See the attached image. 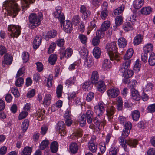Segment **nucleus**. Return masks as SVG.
Wrapping results in <instances>:
<instances>
[{"label": "nucleus", "instance_id": "40", "mask_svg": "<svg viewBox=\"0 0 155 155\" xmlns=\"http://www.w3.org/2000/svg\"><path fill=\"white\" fill-rule=\"evenodd\" d=\"M32 152V149L29 147H26L23 150L21 155H30Z\"/></svg>", "mask_w": 155, "mask_h": 155}, {"label": "nucleus", "instance_id": "2", "mask_svg": "<svg viewBox=\"0 0 155 155\" xmlns=\"http://www.w3.org/2000/svg\"><path fill=\"white\" fill-rule=\"evenodd\" d=\"M91 83L93 84H97V88L98 91L101 93L106 90V86L102 81L99 80V75L97 71H93L91 78Z\"/></svg>", "mask_w": 155, "mask_h": 155}, {"label": "nucleus", "instance_id": "42", "mask_svg": "<svg viewBox=\"0 0 155 155\" xmlns=\"http://www.w3.org/2000/svg\"><path fill=\"white\" fill-rule=\"evenodd\" d=\"M78 38L82 43L85 44L87 42V38L86 35L80 34H79Z\"/></svg>", "mask_w": 155, "mask_h": 155}, {"label": "nucleus", "instance_id": "61", "mask_svg": "<svg viewBox=\"0 0 155 155\" xmlns=\"http://www.w3.org/2000/svg\"><path fill=\"white\" fill-rule=\"evenodd\" d=\"M52 76L51 75H49L47 81V86L48 87H50L52 86Z\"/></svg>", "mask_w": 155, "mask_h": 155}, {"label": "nucleus", "instance_id": "20", "mask_svg": "<svg viewBox=\"0 0 155 155\" xmlns=\"http://www.w3.org/2000/svg\"><path fill=\"white\" fill-rule=\"evenodd\" d=\"M88 148L90 151L93 153L96 152L97 148V144L95 143H88Z\"/></svg>", "mask_w": 155, "mask_h": 155}, {"label": "nucleus", "instance_id": "56", "mask_svg": "<svg viewBox=\"0 0 155 155\" xmlns=\"http://www.w3.org/2000/svg\"><path fill=\"white\" fill-rule=\"evenodd\" d=\"M11 91L15 97H18L20 96V94L18 89L15 87L12 88Z\"/></svg>", "mask_w": 155, "mask_h": 155}, {"label": "nucleus", "instance_id": "5", "mask_svg": "<svg viewBox=\"0 0 155 155\" xmlns=\"http://www.w3.org/2000/svg\"><path fill=\"white\" fill-rule=\"evenodd\" d=\"M6 5L8 13L11 15H13V17H15L19 11L17 4L11 0L7 2Z\"/></svg>", "mask_w": 155, "mask_h": 155}, {"label": "nucleus", "instance_id": "38", "mask_svg": "<svg viewBox=\"0 0 155 155\" xmlns=\"http://www.w3.org/2000/svg\"><path fill=\"white\" fill-rule=\"evenodd\" d=\"M94 108L95 112L97 115L98 117L101 116L104 111V110L102 109H101L97 105L95 106Z\"/></svg>", "mask_w": 155, "mask_h": 155}, {"label": "nucleus", "instance_id": "49", "mask_svg": "<svg viewBox=\"0 0 155 155\" xmlns=\"http://www.w3.org/2000/svg\"><path fill=\"white\" fill-rule=\"evenodd\" d=\"M90 81H85L83 84L82 88L83 90L85 91H87L89 90L90 89Z\"/></svg>", "mask_w": 155, "mask_h": 155}, {"label": "nucleus", "instance_id": "47", "mask_svg": "<svg viewBox=\"0 0 155 155\" xmlns=\"http://www.w3.org/2000/svg\"><path fill=\"white\" fill-rule=\"evenodd\" d=\"M117 53H113L109 55L111 60H116L117 61L120 60V57L118 54H117Z\"/></svg>", "mask_w": 155, "mask_h": 155}, {"label": "nucleus", "instance_id": "11", "mask_svg": "<svg viewBox=\"0 0 155 155\" xmlns=\"http://www.w3.org/2000/svg\"><path fill=\"white\" fill-rule=\"evenodd\" d=\"M124 127L125 128L122 132V135L125 137H127L130 132L132 125L131 123L127 122L126 123Z\"/></svg>", "mask_w": 155, "mask_h": 155}, {"label": "nucleus", "instance_id": "1", "mask_svg": "<svg viewBox=\"0 0 155 155\" xmlns=\"http://www.w3.org/2000/svg\"><path fill=\"white\" fill-rule=\"evenodd\" d=\"M53 15L58 18L60 21L61 26H63L64 30L67 33H71L72 30V24L69 20L64 21L65 17L64 14L61 13V8L57 6L55 8V11L53 13Z\"/></svg>", "mask_w": 155, "mask_h": 155}, {"label": "nucleus", "instance_id": "50", "mask_svg": "<svg viewBox=\"0 0 155 155\" xmlns=\"http://www.w3.org/2000/svg\"><path fill=\"white\" fill-rule=\"evenodd\" d=\"M23 83V78H20L16 80L15 82V84L17 87H20L22 86Z\"/></svg>", "mask_w": 155, "mask_h": 155}, {"label": "nucleus", "instance_id": "43", "mask_svg": "<svg viewBox=\"0 0 155 155\" xmlns=\"http://www.w3.org/2000/svg\"><path fill=\"white\" fill-rule=\"evenodd\" d=\"M133 72L132 70H127L123 74V76L125 78H129L131 77L133 74Z\"/></svg>", "mask_w": 155, "mask_h": 155}, {"label": "nucleus", "instance_id": "34", "mask_svg": "<svg viewBox=\"0 0 155 155\" xmlns=\"http://www.w3.org/2000/svg\"><path fill=\"white\" fill-rule=\"evenodd\" d=\"M57 56L55 54L51 55L49 57L48 61L49 63L52 65H54L57 60Z\"/></svg>", "mask_w": 155, "mask_h": 155}, {"label": "nucleus", "instance_id": "39", "mask_svg": "<svg viewBox=\"0 0 155 155\" xmlns=\"http://www.w3.org/2000/svg\"><path fill=\"white\" fill-rule=\"evenodd\" d=\"M110 25V23L109 21H105L102 24L100 28L103 31H105L109 28Z\"/></svg>", "mask_w": 155, "mask_h": 155}, {"label": "nucleus", "instance_id": "21", "mask_svg": "<svg viewBox=\"0 0 155 155\" xmlns=\"http://www.w3.org/2000/svg\"><path fill=\"white\" fill-rule=\"evenodd\" d=\"M81 57L84 59H85L88 55V51L84 48L82 47L79 51Z\"/></svg>", "mask_w": 155, "mask_h": 155}, {"label": "nucleus", "instance_id": "64", "mask_svg": "<svg viewBox=\"0 0 155 155\" xmlns=\"http://www.w3.org/2000/svg\"><path fill=\"white\" fill-rule=\"evenodd\" d=\"M56 46V45L55 43H51L49 48L48 53L50 54L53 52Z\"/></svg>", "mask_w": 155, "mask_h": 155}, {"label": "nucleus", "instance_id": "24", "mask_svg": "<svg viewBox=\"0 0 155 155\" xmlns=\"http://www.w3.org/2000/svg\"><path fill=\"white\" fill-rule=\"evenodd\" d=\"M144 0H135L133 2V6L136 9H138L143 5Z\"/></svg>", "mask_w": 155, "mask_h": 155}, {"label": "nucleus", "instance_id": "35", "mask_svg": "<svg viewBox=\"0 0 155 155\" xmlns=\"http://www.w3.org/2000/svg\"><path fill=\"white\" fill-rule=\"evenodd\" d=\"M103 67L106 69H109L111 67V63L110 60L106 59L104 60L103 62Z\"/></svg>", "mask_w": 155, "mask_h": 155}, {"label": "nucleus", "instance_id": "54", "mask_svg": "<svg viewBox=\"0 0 155 155\" xmlns=\"http://www.w3.org/2000/svg\"><path fill=\"white\" fill-rule=\"evenodd\" d=\"M22 58L24 63H26L27 62L29 59V54L28 53L26 52H23Z\"/></svg>", "mask_w": 155, "mask_h": 155}, {"label": "nucleus", "instance_id": "13", "mask_svg": "<svg viewBox=\"0 0 155 155\" xmlns=\"http://www.w3.org/2000/svg\"><path fill=\"white\" fill-rule=\"evenodd\" d=\"M87 122L88 124L92 123L94 116V113L91 110H87L85 114Z\"/></svg>", "mask_w": 155, "mask_h": 155}, {"label": "nucleus", "instance_id": "6", "mask_svg": "<svg viewBox=\"0 0 155 155\" xmlns=\"http://www.w3.org/2000/svg\"><path fill=\"white\" fill-rule=\"evenodd\" d=\"M8 29L11 33L10 35V38H17L20 34L21 28L18 26L10 25L8 26Z\"/></svg>", "mask_w": 155, "mask_h": 155}, {"label": "nucleus", "instance_id": "48", "mask_svg": "<svg viewBox=\"0 0 155 155\" xmlns=\"http://www.w3.org/2000/svg\"><path fill=\"white\" fill-rule=\"evenodd\" d=\"M122 17L121 16H118L116 17L115 19V23L117 26H119L122 23Z\"/></svg>", "mask_w": 155, "mask_h": 155}, {"label": "nucleus", "instance_id": "46", "mask_svg": "<svg viewBox=\"0 0 155 155\" xmlns=\"http://www.w3.org/2000/svg\"><path fill=\"white\" fill-rule=\"evenodd\" d=\"M80 124L81 127L85 125L86 124V118L84 114H83L80 118Z\"/></svg>", "mask_w": 155, "mask_h": 155}, {"label": "nucleus", "instance_id": "44", "mask_svg": "<svg viewBox=\"0 0 155 155\" xmlns=\"http://www.w3.org/2000/svg\"><path fill=\"white\" fill-rule=\"evenodd\" d=\"M51 97L50 94L46 95L44 98L43 104L47 105L50 104L51 101Z\"/></svg>", "mask_w": 155, "mask_h": 155}, {"label": "nucleus", "instance_id": "45", "mask_svg": "<svg viewBox=\"0 0 155 155\" xmlns=\"http://www.w3.org/2000/svg\"><path fill=\"white\" fill-rule=\"evenodd\" d=\"M108 13V11L107 10H106V8H104V9H102L101 13L100 16L102 19L105 20L107 17Z\"/></svg>", "mask_w": 155, "mask_h": 155}, {"label": "nucleus", "instance_id": "62", "mask_svg": "<svg viewBox=\"0 0 155 155\" xmlns=\"http://www.w3.org/2000/svg\"><path fill=\"white\" fill-rule=\"evenodd\" d=\"M153 87V85L151 83H149L146 85L144 89V91H148L151 90Z\"/></svg>", "mask_w": 155, "mask_h": 155}, {"label": "nucleus", "instance_id": "15", "mask_svg": "<svg viewBox=\"0 0 155 155\" xmlns=\"http://www.w3.org/2000/svg\"><path fill=\"white\" fill-rule=\"evenodd\" d=\"M41 38L40 35H38L35 38L33 42V47L34 49H37L41 44Z\"/></svg>", "mask_w": 155, "mask_h": 155}, {"label": "nucleus", "instance_id": "26", "mask_svg": "<svg viewBox=\"0 0 155 155\" xmlns=\"http://www.w3.org/2000/svg\"><path fill=\"white\" fill-rule=\"evenodd\" d=\"M118 45L120 48H124L126 47L127 44L126 39L124 38H119L118 41Z\"/></svg>", "mask_w": 155, "mask_h": 155}, {"label": "nucleus", "instance_id": "8", "mask_svg": "<svg viewBox=\"0 0 155 155\" xmlns=\"http://www.w3.org/2000/svg\"><path fill=\"white\" fill-rule=\"evenodd\" d=\"M56 129L57 130H58L61 136H64L66 134V131L64 122L61 121H59L57 123Z\"/></svg>", "mask_w": 155, "mask_h": 155}, {"label": "nucleus", "instance_id": "37", "mask_svg": "<svg viewBox=\"0 0 155 155\" xmlns=\"http://www.w3.org/2000/svg\"><path fill=\"white\" fill-rule=\"evenodd\" d=\"M29 124V121L28 119L25 120L22 122L21 126V128L24 132H25L27 129Z\"/></svg>", "mask_w": 155, "mask_h": 155}, {"label": "nucleus", "instance_id": "17", "mask_svg": "<svg viewBox=\"0 0 155 155\" xmlns=\"http://www.w3.org/2000/svg\"><path fill=\"white\" fill-rule=\"evenodd\" d=\"M153 49V46L151 43L147 44L143 48V52L150 54L151 52L152 51Z\"/></svg>", "mask_w": 155, "mask_h": 155}, {"label": "nucleus", "instance_id": "10", "mask_svg": "<svg viewBox=\"0 0 155 155\" xmlns=\"http://www.w3.org/2000/svg\"><path fill=\"white\" fill-rule=\"evenodd\" d=\"M80 12L81 13L82 18L85 20H87L88 17L90 15V12L87 10L86 7L84 5H81L80 7Z\"/></svg>", "mask_w": 155, "mask_h": 155}, {"label": "nucleus", "instance_id": "58", "mask_svg": "<svg viewBox=\"0 0 155 155\" xmlns=\"http://www.w3.org/2000/svg\"><path fill=\"white\" fill-rule=\"evenodd\" d=\"M117 109L118 110L120 111L122 109L123 107V101L120 97H118V99L117 100Z\"/></svg>", "mask_w": 155, "mask_h": 155}, {"label": "nucleus", "instance_id": "60", "mask_svg": "<svg viewBox=\"0 0 155 155\" xmlns=\"http://www.w3.org/2000/svg\"><path fill=\"white\" fill-rule=\"evenodd\" d=\"M100 38L97 37H94L92 41V43L94 46H97L99 44L100 41Z\"/></svg>", "mask_w": 155, "mask_h": 155}, {"label": "nucleus", "instance_id": "59", "mask_svg": "<svg viewBox=\"0 0 155 155\" xmlns=\"http://www.w3.org/2000/svg\"><path fill=\"white\" fill-rule=\"evenodd\" d=\"M76 78L73 77L67 80L66 81V84H67L69 86V85H72L74 84L76 81Z\"/></svg>", "mask_w": 155, "mask_h": 155}, {"label": "nucleus", "instance_id": "23", "mask_svg": "<svg viewBox=\"0 0 155 155\" xmlns=\"http://www.w3.org/2000/svg\"><path fill=\"white\" fill-rule=\"evenodd\" d=\"M131 115L133 120L137 121L138 120L140 117V113L139 111L135 110L131 113Z\"/></svg>", "mask_w": 155, "mask_h": 155}, {"label": "nucleus", "instance_id": "33", "mask_svg": "<svg viewBox=\"0 0 155 155\" xmlns=\"http://www.w3.org/2000/svg\"><path fill=\"white\" fill-rule=\"evenodd\" d=\"M93 54L96 59L99 58L101 55V51L100 48L98 47L94 48L93 50Z\"/></svg>", "mask_w": 155, "mask_h": 155}, {"label": "nucleus", "instance_id": "36", "mask_svg": "<svg viewBox=\"0 0 155 155\" xmlns=\"http://www.w3.org/2000/svg\"><path fill=\"white\" fill-rule=\"evenodd\" d=\"M70 150L73 153H76L78 150L77 144L75 143H72L70 146Z\"/></svg>", "mask_w": 155, "mask_h": 155}, {"label": "nucleus", "instance_id": "55", "mask_svg": "<svg viewBox=\"0 0 155 155\" xmlns=\"http://www.w3.org/2000/svg\"><path fill=\"white\" fill-rule=\"evenodd\" d=\"M28 114V113L26 111H22L19 114L18 119L19 120L23 119L25 118Z\"/></svg>", "mask_w": 155, "mask_h": 155}, {"label": "nucleus", "instance_id": "30", "mask_svg": "<svg viewBox=\"0 0 155 155\" xmlns=\"http://www.w3.org/2000/svg\"><path fill=\"white\" fill-rule=\"evenodd\" d=\"M124 9V5L122 4L120 7L114 10L113 13L115 15L120 14L123 12Z\"/></svg>", "mask_w": 155, "mask_h": 155}, {"label": "nucleus", "instance_id": "22", "mask_svg": "<svg viewBox=\"0 0 155 155\" xmlns=\"http://www.w3.org/2000/svg\"><path fill=\"white\" fill-rule=\"evenodd\" d=\"M115 112V108L112 106L108 108L107 110V115L108 118L111 119L113 118V115Z\"/></svg>", "mask_w": 155, "mask_h": 155}, {"label": "nucleus", "instance_id": "9", "mask_svg": "<svg viewBox=\"0 0 155 155\" xmlns=\"http://www.w3.org/2000/svg\"><path fill=\"white\" fill-rule=\"evenodd\" d=\"M131 60H124L120 66L119 71L123 73L125 72L130 67Z\"/></svg>", "mask_w": 155, "mask_h": 155}, {"label": "nucleus", "instance_id": "41", "mask_svg": "<svg viewBox=\"0 0 155 155\" xmlns=\"http://www.w3.org/2000/svg\"><path fill=\"white\" fill-rule=\"evenodd\" d=\"M63 86L61 85H58L56 88V93L57 96L58 98H60L62 96Z\"/></svg>", "mask_w": 155, "mask_h": 155}, {"label": "nucleus", "instance_id": "14", "mask_svg": "<svg viewBox=\"0 0 155 155\" xmlns=\"http://www.w3.org/2000/svg\"><path fill=\"white\" fill-rule=\"evenodd\" d=\"M4 60L2 61V64L10 65L12 61V58L10 54H6L4 56Z\"/></svg>", "mask_w": 155, "mask_h": 155}, {"label": "nucleus", "instance_id": "18", "mask_svg": "<svg viewBox=\"0 0 155 155\" xmlns=\"http://www.w3.org/2000/svg\"><path fill=\"white\" fill-rule=\"evenodd\" d=\"M143 37L141 34H138L134 38L133 43L135 45H137L140 44L143 39Z\"/></svg>", "mask_w": 155, "mask_h": 155}, {"label": "nucleus", "instance_id": "25", "mask_svg": "<svg viewBox=\"0 0 155 155\" xmlns=\"http://www.w3.org/2000/svg\"><path fill=\"white\" fill-rule=\"evenodd\" d=\"M58 144L56 141L52 142L50 147L51 151L53 153H56L58 150Z\"/></svg>", "mask_w": 155, "mask_h": 155}, {"label": "nucleus", "instance_id": "27", "mask_svg": "<svg viewBox=\"0 0 155 155\" xmlns=\"http://www.w3.org/2000/svg\"><path fill=\"white\" fill-rule=\"evenodd\" d=\"M133 23L129 22H127L124 24L123 26V29L125 31H128L133 30V28L132 26Z\"/></svg>", "mask_w": 155, "mask_h": 155}, {"label": "nucleus", "instance_id": "16", "mask_svg": "<svg viewBox=\"0 0 155 155\" xmlns=\"http://www.w3.org/2000/svg\"><path fill=\"white\" fill-rule=\"evenodd\" d=\"M131 96L133 100L136 101L139 100L140 98V96L138 91L134 88L131 89Z\"/></svg>", "mask_w": 155, "mask_h": 155}, {"label": "nucleus", "instance_id": "53", "mask_svg": "<svg viewBox=\"0 0 155 155\" xmlns=\"http://www.w3.org/2000/svg\"><path fill=\"white\" fill-rule=\"evenodd\" d=\"M57 32L56 31L53 30L49 31L47 35H46V39L47 38H51L54 37L56 36Z\"/></svg>", "mask_w": 155, "mask_h": 155}, {"label": "nucleus", "instance_id": "19", "mask_svg": "<svg viewBox=\"0 0 155 155\" xmlns=\"http://www.w3.org/2000/svg\"><path fill=\"white\" fill-rule=\"evenodd\" d=\"M134 53V50L133 48H130L127 51L126 54L124 57V60H130V59Z\"/></svg>", "mask_w": 155, "mask_h": 155}, {"label": "nucleus", "instance_id": "63", "mask_svg": "<svg viewBox=\"0 0 155 155\" xmlns=\"http://www.w3.org/2000/svg\"><path fill=\"white\" fill-rule=\"evenodd\" d=\"M149 112L152 113L155 112V104L149 105L147 108Z\"/></svg>", "mask_w": 155, "mask_h": 155}, {"label": "nucleus", "instance_id": "29", "mask_svg": "<svg viewBox=\"0 0 155 155\" xmlns=\"http://www.w3.org/2000/svg\"><path fill=\"white\" fill-rule=\"evenodd\" d=\"M148 62L150 65L153 66L155 65V54L152 52L150 56Z\"/></svg>", "mask_w": 155, "mask_h": 155}, {"label": "nucleus", "instance_id": "28", "mask_svg": "<svg viewBox=\"0 0 155 155\" xmlns=\"http://www.w3.org/2000/svg\"><path fill=\"white\" fill-rule=\"evenodd\" d=\"M45 112V110H39L37 111L35 116L38 120H41L43 119Z\"/></svg>", "mask_w": 155, "mask_h": 155}, {"label": "nucleus", "instance_id": "7", "mask_svg": "<svg viewBox=\"0 0 155 155\" xmlns=\"http://www.w3.org/2000/svg\"><path fill=\"white\" fill-rule=\"evenodd\" d=\"M106 49L107 50L109 55L113 53L117 52L116 43L114 42L107 44L106 46Z\"/></svg>", "mask_w": 155, "mask_h": 155}, {"label": "nucleus", "instance_id": "57", "mask_svg": "<svg viewBox=\"0 0 155 155\" xmlns=\"http://www.w3.org/2000/svg\"><path fill=\"white\" fill-rule=\"evenodd\" d=\"M104 31L101 28L97 30V31L96 34V37L99 38H103L104 35Z\"/></svg>", "mask_w": 155, "mask_h": 155}, {"label": "nucleus", "instance_id": "32", "mask_svg": "<svg viewBox=\"0 0 155 155\" xmlns=\"http://www.w3.org/2000/svg\"><path fill=\"white\" fill-rule=\"evenodd\" d=\"M119 151L118 148L114 145H112L110 149V155H117V153Z\"/></svg>", "mask_w": 155, "mask_h": 155}, {"label": "nucleus", "instance_id": "4", "mask_svg": "<svg viewBox=\"0 0 155 155\" xmlns=\"http://www.w3.org/2000/svg\"><path fill=\"white\" fill-rule=\"evenodd\" d=\"M125 137L122 134L121 136L119 138V142L121 144L124 150L128 152L129 151V149L127 148V144L131 147H135L137 144V141L136 140L130 139L128 140H125Z\"/></svg>", "mask_w": 155, "mask_h": 155}, {"label": "nucleus", "instance_id": "52", "mask_svg": "<svg viewBox=\"0 0 155 155\" xmlns=\"http://www.w3.org/2000/svg\"><path fill=\"white\" fill-rule=\"evenodd\" d=\"M49 142L48 140H44L41 143L40 148L41 150H43L48 145Z\"/></svg>", "mask_w": 155, "mask_h": 155}, {"label": "nucleus", "instance_id": "12", "mask_svg": "<svg viewBox=\"0 0 155 155\" xmlns=\"http://www.w3.org/2000/svg\"><path fill=\"white\" fill-rule=\"evenodd\" d=\"M108 96L110 97L114 98L119 94V91L117 88L110 89L107 91Z\"/></svg>", "mask_w": 155, "mask_h": 155}, {"label": "nucleus", "instance_id": "51", "mask_svg": "<svg viewBox=\"0 0 155 155\" xmlns=\"http://www.w3.org/2000/svg\"><path fill=\"white\" fill-rule=\"evenodd\" d=\"M85 60L84 61V64L85 65L88 67H91L93 64L92 59L91 57L87 58H86L84 59Z\"/></svg>", "mask_w": 155, "mask_h": 155}, {"label": "nucleus", "instance_id": "3", "mask_svg": "<svg viewBox=\"0 0 155 155\" xmlns=\"http://www.w3.org/2000/svg\"><path fill=\"white\" fill-rule=\"evenodd\" d=\"M43 19V15L41 13L38 14L35 13L31 14L29 17V28L32 29L36 28L41 24V21Z\"/></svg>", "mask_w": 155, "mask_h": 155}, {"label": "nucleus", "instance_id": "31", "mask_svg": "<svg viewBox=\"0 0 155 155\" xmlns=\"http://www.w3.org/2000/svg\"><path fill=\"white\" fill-rule=\"evenodd\" d=\"M152 12V8L150 7H147L142 8L141 10V13L144 15H147L150 14Z\"/></svg>", "mask_w": 155, "mask_h": 155}]
</instances>
